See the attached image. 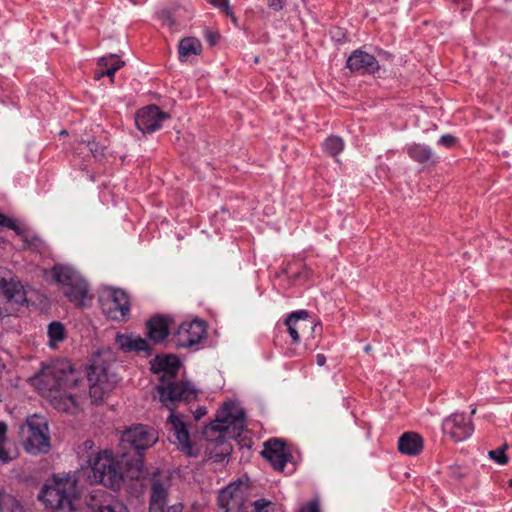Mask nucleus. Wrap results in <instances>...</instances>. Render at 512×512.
Masks as SVG:
<instances>
[{"instance_id": "obj_32", "label": "nucleus", "mask_w": 512, "mask_h": 512, "mask_svg": "<svg viewBox=\"0 0 512 512\" xmlns=\"http://www.w3.org/2000/svg\"><path fill=\"white\" fill-rule=\"evenodd\" d=\"M7 425L4 422L0 421V465L6 464L12 460L8 451L5 449L4 445L7 440Z\"/></svg>"}, {"instance_id": "obj_34", "label": "nucleus", "mask_w": 512, "mask_h": 512, "mask_svg": "<svg viewBox=\"0 0 512 512\" xmlns=\"http://www.w3.org/2000/svg\"><path fill=\"white\" fill-rule=\"evenodd\" d=\"M507 448V445H504L503 447L497 448L495 450H491L489 452V456L491 459H493L498 464L504 465L508 462V458L505 455V449Z\"/></svg>"}, {"instance_id": "obj_23", "label": "nucleus", "mask_w": 512, "mask_h": 512, "mask_svg": "<svg viewBox=\"0 0 512 512\" xmlns=\"http://www.w3.org/2000/svg\"><path fill=\"white\" fill-rule=\"evenodd\" d=\"M116 344L124 352H144L146 355L151 354V347L148 341L140 336L132 334L118 333L115 338Z\"/></svg>"}, {"instance_id": "obj_38", "label": "nucleus", "mask_w": 512, "mask_h": 512, "mask_svg": "<svg viewBox=\"0 0 512 512\" xmlns=\"http://www.w3.org/2000/svg\"><path fill=\"white\" fill-rule=\"evenodd\" d=\"M270 504V501H267L265 499H258L255 502L251 503V506L254 507L255 512H263V510Z\"/></svg>"}, {"instance_id": "obj_31", "label": "nucleus", "mask_w": 512, "mask_h": 512, "mask_svg": "<svg viewBox=\"0 0 512 512\" xmlns=\"http://www.w3.org/2000/svg\"><path fill=\"white\" fill-rule=\"evenodd\" d=\"M48 336L50 344L54 345L57 342L63 341L65 338V328L60 322H52L48 326Z\"/></svg>"}, {"instance_id": "obj_28", "label": "nucleus", "mask_w": 512, "mask_h": 512, "mask_svg": "<svg viewBox=\"0 0 512 512\" xmlns=\"http://www.w3.org/2000/svg\"><path fill=\"white\" fill-rule=\"evenodd\" d=\"M98 64L99 66L104 67L101 75H106L110 78L114 76L116 71L124 66V62L114 54L101 57Z\"/></svg>"}, {"instance_id": "obj_2", "label": "nucleus", "mask_w": 512, "mask_h": 512, "mask_svg": "<svg viewBox=\"0 0 512 512\" xmlns=\"http://www.w3.org/2000/svg\"><path fill=\"white\" fill-rule=\"evenodd\" d=\"M180 362L174 355L157 356L152 363L153 373L160 375L157 391L160 402L167 409L176 403L196 400L198 390L188 382H177L175 377L179 371Z\"/></svg>"}, {"instance_id": "obj_26", "label": "nucleus", "mask_w": 512, "mask_h": 512, "mask_svg": "<svg viewBox=\"0 0 512 512\" xmlns=\"http://www.w3.org/2000/svg\"><path fill=\"white\" fill-rule=\"evenodd\" d=\"M406 151L412 160L424 166L434 165L438 159L433 150L424 144H411Z\"/></svg>"}, {"instance_id": "obj_9", "label": "nucleus", "mask_w": 512, "mask_h": 512, "mask_svg": "<svg viewBox=\"0 0 512 512\" xmlns=\"http://www.w3.org/2000/svg\"><path fill=\"white\" fill-rule=\"evenodd\" d=\"M158 441L157 431L144 424H135L122 432L121 444L130 446L135 451L132 459L140 458L143 461V451L151 448Z\"/></svg>"}, {"instance_id": "obj_36", "label": "nucleus", "mask_w": 512, "mask_h": 512, "mask_svg": "<svg viewBox=\"0 0 512 512\" xmlns=\"http://www.w3.org/2000/svg\"><path fill=\"white\" fill-rule=\"evenodd\" d=\"M0 226L1 227H7L11 230H17L18 227H17V224L15 222V220L5 216L4 214H1L0 213Z\"/></svg>"}, {"instance_id": "obj_5", "label": "nucleus", "mask_w": 512, "mask_h": 512, "mask_svg": "<svg viewBox=\"0 0 512 512\" xmlns=\"http://www.w3.org/2000/svg\"><path fill=\"white\" fill-rule=\"evenodd\" d=\"M245 428V413L234 402L225 403L217 412L215 420L204 429V435L209 440L236 438Z\"/></svg>"}, {"instance_id": "obj_33", "label": "nucleus", "mask_w": 512, "mask_h": 512, "mask_svg": "<svg viewBox=\"0 0 512 512\" xmlns=\"http://www.w3.org/2000/svg\"><path fill=\"white\" fill-rule=\"evenodd\" d=\"M88 147L95 159L102 160L105 157L106 145L91 141L88 142Z\"/></svg>"}, {"instance_id": "obj_6", "label": "nucleus", "mask_w": 512, "mask_h": 512, "mask_svg": "<svg viewBox=\"0 0 512 512\" xmlns=\"http://www.w3.org/2000/svg\"><path fill=\"white\" fill-rule=\"evenodd\" d=\"M53 279L61 285L63 294L70 302L81 306L88 294L86 280L74 268L67 265H55L52 268Z\"/></svg>"}, {"instance_id": "obj_10", "label": "nucleus", "mask_w": 512, "mask_h": 512, "mask_svg": "<svg viewBox=\"0 0 512 512\" xmlns=\"http://www.w3.org/2000/svg\"><path fill=\"white\" fill-rule=\"evenodd\" d=\"M171 479L166 473L156 472L151 478L149 512H183L182 503L167 506Z\"/></svg>"}, {"instance_id": "obj_7", "label": "nucleus", "mask_w": 512, "mask_h": 512, "mask_svg": "<svg viewBox=\"0 0 512 512\" xmlns=\"http://www.w3.org/2000/svg\"><path fill=\"white\" fill-rule=\"evenodd\" d=\"M87 378L90 383L89 394L94 402H100L107 396L119 382L116 373L110 371V365L100 358L92 361Z\"/></svg>"}, {"instance_id": "obj_12", "label": "nucleus", "mask_w": 512, "mask_h": 512, "mask_svg": "<svg viewBox=\"0 0 512 512\" xmlns=\"http://www.w3.org/2000/svg\"><path fill=\"white\" fill-rule=\"evenodd\" d=\"M218 503L224 512H249L248 488L242 483H230L219 493Z\"/></svg>"}, {"instance_id": "obj_44", "label": "nucleus", "mask_w": 512, "mask_h": 512, "mask_svg": "<svg viewBox=\"0 0 512 512\" xmlns=\"http://www.w3.org/2000/svg\"><path fill=\"white\" fill-rule=\"evenodd\" d=\"M167 24L169 26H172L174 24L173 20L171 19V17L169 15H167Z\"/></svg>"}, {"instance_id": "obj_3", "label": "nucleus", "mask_w": 512, "mask_h": 512, "mask_svg": "<svg viewBox=\"0 0 512 512\" xmlns=\"http://www.w3.org/2000/svg\"><path fill=\"white\" fill-rule=\"evenodd\" d=\"M78 497V480L71 474L54 475L46 481L39 494L48 512H74Z\"/></svg>"}, {"instance_id": "obj_22", "label": "nucleus", "mask_w": 512, "mask_h": 512, "mask_svg": "<svg viewBox=\"0 0 512 512\" xmlns=\"http://www.w3.org/2000/svg\"><path fill=\"white\" fill-rule=\"evenodd\" d=\"M0 290L8 302L22 305L26 302V292L23 285L14 277L1 278Z\"/></svg>"}, {"instance_id": "obj_21", "label": "nucleus", "mask_w": 512, "mask_h": 512, "mask_svg": "<svg viewBox=\"0 0 512 512\" xmlns=\"http://www.w3.org/2000/svg\"><path fill=\"white\" fill-rule=\"evenodd\" d=\"M172 318L165 315H155L146 323L147 336L155 343L164 341L170 331Z\"/></svg>"}, {"instance_id": "obj_8", "label": "nucleus", "mask_w": 512, "mask_h": 512, "mask_svg": "<svg viewBox=\"0 0 512 512\" xmlns=\"http://www.w3.org/2000/svg\"><path fill=\"white\" fill-rule=\"evenodd\" d=\"M25 449L30 454L46 453L50 449L49 428L46 419L39 415L27 418L22 427Z\"/></svg>"}, {"instance_id": "obj_16", "label": "nucleus", "mask_w": 512, "mask_h": 512, "mask_svg": "<svg viewBox=\"0 0 512 512\" xmlns=\"http://www.w3.org/2000/svg\"><path fill=\"white\" fill-rule=\"evenodd\" d=\"M176 405L177 403L173 406V408L168 409L170 411V415L168 416V423L171 426L170 441L177 445L178 449L191 456L193 453L189 431L186 423L183 420L184 416L182 414L175 413Z\"/></svg>"}, {"instance_id": "obj_39", "label": "nucleus", "mask_w": 512, "mask_h": 512, "mask_svg": "<svg viewBox=\"0 0 512 512\" xmlns=\"http://www.w3.org/2000/svg\"><path fill=\"white\" fill-rule=\"evenodd\" d=\"M300 512H320L319 505L316 501L310 502L307 506L302 507Z\"/></svg>"}, {"instance_id": "obj_17", "label": "nucleus", "mask_w": 512, "mask_h": 512, "mask_svg": "<svg viewBox=\"0 0 512 512\" xmlns=\"http://www.w3.org/2000/svg\"><path fill=\"white\" fill-rule=\"evenodd\" d=\"M88 507L92 512H129L122 501L103 489L91 492Z\"/></svg>"}, {"instance_id": "obj_24", "label": "nucleus", "mask_w": 512, "mask_h": 512, "mask_svg": "<svg viewBox=\"0 0 512 512\" xmlns=\"http://www.w3.org/2000/svg\"><path fill=\"white\" fill-rule=\"evenodd\" d=\"M48 396L50 397L51 404L59 411L74 413L78 409V399L80 395L76 392L73 393L69 390H59V392H55Z\"/></svg>"}, {"instance_id": "obj_43", "label": "nucleus", "mask_w": 512, "mask_h": 512, "mask_svg": "<svg viewBox=\"0 0 512 512\" xmlns=\"http://www.w3.org/2000/svg\"><path fill=\"white\" fill-rule=\"evenodd\" d=\"M316 362L319 366H323L326 363V357L323 354H317Z\"/></svg>"}, {"instance_id": "obj_19", "label": "nucleus", "mask_w": 512, "mask_h": 512, "mask_svg": "<svg viewBox=\"0 0 512 512\" xmlns=\"http://www.w3.org/2000/svg\"><path fill=\"white\" fill-rule=\"evenodd\" d=\"M261 454L277 471L284 470L286 463L291 456L285 448V443L277 438H272L266 441Z\"/></svg>"}, {"instance_id": "obj_18", "label": "nucleus", "mask_w": 512, "mask_h": 512, "mask_svg": "<svg viewBox=\"0 0 512 512\" xmlns=\"http://www.w3.org/2000/svg\"><path fill=\"white\" fill-rule=\"evenodd\" d=\"M167 118H169L168 114L157 106L150 105L137 112L135 124L142 133H153L161 128L162 122Z\"/></svg>"}, {"instance_id": "obj_42", "label": "nucleus", "mask_w": 512, "mask_h": 512, "mask_svg": "<svg viewBox=\"0 0 512 512\" xmlns=\"http://www.w3.org/2000/svg\"><path fill=\"white\" fill-rule=\"evenodd\" d=\"M212 3L219 7H225L228 9V1L227 0H212Z\"/></svg>"}, {"instance_id": "obj_20", "label": "nucleus", "mask_w": 512, "mask_h": 512, "mask_svg": "<svg viewBox=\"0 0 512 512\" xmlns=\"http://www.w3.org/2000/svg\"><path fill=\"white\" fill-rule=\"evenodd\" d=\"M346 67L351 72L362 74H374L380 69L377 59L373 55L360 49L354 50L351 53L347 59Z\"/></svg>"}, {"instance_id": "obj_40", "label": "nucleus", "mask_w": 512, "mask_h": 512, "mask_svg": "<svg viewBox=\"0 0 512 512\" xmlns=\"http://www.w3.org/2000/svg\"><path fill=\"white\" fill-rule=\"evenodd\" d=\"M207 414V409L204 406H199L194 412L195 420H200L203 416Z\"/></svg>"}, {"instance_id": "obj_37", "label": "nucleus", "mask_w": 512, "mask_h": 512, "mask_svg": "<svg viewBox=\"0 0 512 512\" xmlns=\"http://www.w3.org/2000/svg\"><path fill=\"white\" fill-rule=\"evenodd\" d=\"M287 0H267V5L274 11H280L284 8Z\"/></svg>"}, {"instance_id": "obj_13", "label": "nucleus", "mask_w": 512, "mask_h": 512, "mask_svg": "<svg viewBox=\"0 0 512 512\" xmlns=\"http://www.w3.org/2000/svg\"><path fill=\"white\" fill-rule=\"evenodd\" d=\"M207 336L205 321L195 319L179 325L176 332L171 335V341L178 348H191L202 342Z\"/></svg>"}, {"instance_id": "obj_25", "label": "nucleus", "mask_w": 512, "mask_h": 512, "mask_svg": "<svg viewBox=\"0 0 512 512\" xmlns=\"http://www.w3.org/2000/svg\"><path fill=\"white\" fill-rule=\"evenodd\" d=\"M423 438L416 432H405L398 439V450L408 456H416L423 450Z\"/></svg>"}, {"instance_id": "obj_35", "label": "nucleus", "mask_w": 512, "mask_h": 512, "mask_svg": "<svg viewBox=\"0 0 512 512\" xmlns=\"http://www.w3.org/2000/svg\"><path fill=\"white\" fill-rule=\"evenodd\" d=\"M457 139L451 134L442 135L438 140V145L451 148L455 145Z\"/></svg>"}, {"instance_id": "obj_29", "label": "nucleus", "mask_w": 512, "mask_h": 512, "mask_svg": "<svg viewBox=\"0 0 512 512\" xmlns=\"http://www.w3.org/2000/svg\"><path fill=\"white\" fill-rule=\"evenodd\" d=\"M0 512H22V507L15 496L0 490Z\"/></svg>"}, {"instance_id": "obj_27", "label": "nucleus", "mask_w": 512, "mask_h": 512, "mask_svg": "<svg viewBox=\"0 0 512 512\" xmlns=\"http://www.w3.org/2000/svg\"><path fill=\"white\" fill-rule=\"evenodd\" d=\"M202 51V45L197 38L187 37L179 43V59L181 61L186 60L192 55H199Z\"/></svg>"}, {"instance_id": "obj_15", "label": "nucleus", "mask_w": 512, "mask_h": 512, "mask_svg": "<svg viewBox=\"0 0 512 512\" xmlns=\"http://www.w3.org/2000/svg\"><path fill=\"white\" fill-rule=\"evenodd\" d=\"M284 325L294 345L299 344L301 335L313 331L316 327L307 310L291 312L284 320Z\"/></svg>"}, {"instance_id": "obj_11", "label": "nucleus", "mask_w": 512, "mask_h": 512, "mask_svg": "<svg viewBox=\"0 0 512 512\" xmlns=\"http://www.w3.org/2000/svg\"><path fill=\"white\" fill-rule=\"evenodd\" d=\"M103 313L112 320L123 321L130 313V299L122 289L110 288L100 296Z\"/></svg>"}, {"instance_id": "obj_1", "label": "nucleus", "mask_w": 512, "mask_h": 512, "mask_svg": "<svg viewBox=\"0 0 512 512\" xmlns=\"http://www.w3.org/2000/svg\"><path fill=\"white\" fill-rule=\"evenodd\" d=\"M88 478L92 483L118 490L125 479H139L144 472V461L130 459L128 454L115 456L113 451L104 449L88 457Z\"/></svg>"}, {"instance_id": "obj_4", "label": "nucleus", "mask_w": 512, "mask_h": 512, "mask_svg": "<svg viewBox=\"0 0 512 512\" xmlns=\"http://www.w3.org/2000/svg\"><path fill=\"white\" fill-rule=\"evenodd\" d=\"M35 387L44 395L53 394L59 390H71L79 387L83 381L79 373L67 360L56 361L44 366L33 379Z\"/></svg>"}, {"instance_id": "obj_30", "label": "nucleus", "mask_w": 512, "mask_h": 512, "mask_svg": "<svg viewBox=\"0 0 512 512\" xmlns=\"http://www.w3.org/2000/svg\"><path fill=\"white\" fill-rule=\"evenodd\" d=\"M344 149V142L339 136H330L323 143V150L328 155L335 157Z\"/></svg>"}, {"instance_id": "obj_14", "label": "nucleus", "mask_w": 512, "mask_h": 512, "mask_svg": "<svg viewBox=\"0 0 512 512\" xmlns=\"http://www.w3.org/2000/svg\"><path fill=\"white\" fill-rule=\"evenodd\" d=\"M442 430L455 442H460L473 434L474 425L466 414L454 413L443 420Z\"/></svg>"}, {"instance_id": "obj_45", "label": "nucleus", "mask_w": 512, "mask_h": 512, "mask_svg": "<svg viewBox=\"0 0 512 512\" xmlns=\"http://www.w3.org/2000/svg\"><path fill=\"white\" fill-rule=\"evenodd\" d=\"M509 482H510V485L512 486V479Z\"/></svg>"}, {"instance_id": "obj_41", "label": "nucleus", "mask_w": 512, "mask_h": 512, "mask_svg": "<svg viewBox=\"0 0 512 512\" xmlns=\"http://www.w3.org/2000/svg\"><path fill=\"white\" fill-rule=\"evenodd\" d=\"M205 36H206V39H207V41L209 42L210 45H215L216 44V41H217V38H218L217 34H214L211 31H206Z\"/></svg>"}]
</instances>
